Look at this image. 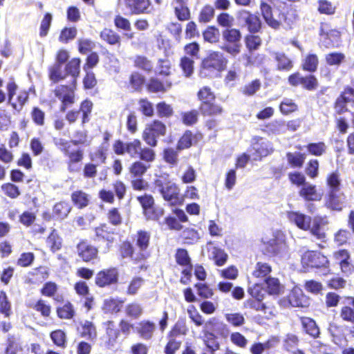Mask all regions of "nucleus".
<instances>
[{
    "label": "nucleus",
    "mask_w": 354,
    "mask_h": 354,
    "mask_svg": "<svg viewBox=\"0 0 354 354\" xmlns=\"http://www.w3.org/2000/svg\"><path fill=\"white\" fill-rule=\"evenodd\" d=\"M262 243L263 250L267 254L282 259L289 258L288 246L286 242L285 235L281 231L277 230L273 232L270 236H263Z\"/></svg>",
    "instance_id": "nucleus-1"
},
{
    "label": "nucleus",
    "mask_w": 354,
    "mask_h": 354,
    "mask_svg": "<svg viewBox=\"0 0 354 354\" xmlns=\"http://www.w3.org/2000/svg\"><path fill=\"white\" fill-rule=\"evenodd\" d=\"M227 60L220 52H212L205 57L201 64L200 75L201 77H218L221 72L227 66Z\"/></svg>",
    "instance_id": "nucleus-2"
},
{
    "label": "nucleus",
    "mask_w": 354,
    "mask_h": 354,
    "mask_svg": "<svg viewBox=\"0 0 354 354\" xmlns=\"http://www.w3.org/2000/svg\"><path fill=\"white\" fill-rule=\"evenodd\" d=\"M154 185V189L171 205H176L180 203L179 198L180 190L176 183L169 180L165 177L161 176L155 180Z\"/></svg>",
    "instance_id": "nucleus-3"
},
{
    "label": "nucleus",
    "mask_w": 354,
    "mask_h": 354,
    "mask_svg": "<svg viewBox=\"0 0 354 354\" xmlns=\"http://www.w3.org/2000/svg\"><path fill=\"white\" fill-rule=\"evenodd\" d=\"M17 85L14 81H10L7 84L8 104L12 106L15 113H19L27 102L29 94L26 91H19L15 97Z\"/></svg>",
    "instance_id": "nucleus-4"
},
{
    "label": "nucleus",
    "mask_w": 354,
    "mask_h": 354,
    "mask_svg": "<svg viewBox=\"0 0 354 354\" xmlns=\"http://www.w3.org/2000/svg\"><path fill=\"white\" fill-rule=\"evenodd\" d=\"M166 133L165 125L160 121H154L152 124L148 125L142 133L143 140L151 147L157 145V139Z\"/></svg>",
    "instance_id": "nucleus-5"
},
{
    "label": "nucleus",
    "mask_w": 354,
    "mask_h": 354,
    "mask_svg": "<svg viewBox=\"0 0 354 354\" xmlns=\"http://www.w3.org/2000/svg\"><path fill=\"white\" fill-rule=\"evenodd\" d=\"M142 143L140 140L134 139L132 141L123 142L121 140H117L113 145V151L118 155L128 154L132 158L139 157Z\"/></svg>",
    "instance_id": "nucleus-6"
},
{
    "label": "nucleus",
    "mask_w": 354,
    "mask_h": 354,
    "mask_svg": "<svg viewBox=\"0 0 354 354\" xmlns=\"http://www.w3.org/2000/svg\"><path fill=\"white\" fill-rule=\"evenodd\" d=\"M138 200L141 204L147 219L156 220L162 215L163 210L162 209L153 207L154 201L151 195L145 194L138 196Z\"/></svg>",
    "instance_id": "nucleus-7"
},
{
    "label": "nucleus",
    "mask_w": 354,
    "mask_h": 354,
    "mask_svg": "<svg viewBox=\"0 0 354 354\" xmlns=\"http://www.w3.org/2000/svg\"><path fill=\"white\" fill-rule=\"evenodd\" d=\"M118 279V271L112 268L99 272L95 277V283L99 287H105L115 283Z\"/></svg>",
    "instance_id": "nucleus-8"
},
{
    "label": "nucleus",
    "mask_w": 354,
    "mask_h": 354,
    "mask_svg": "<svg viewBox=\"0 0 354 354\" xmlns=\"http://www.w3.org/2000/svg\"><path fill=\"white\" fill-rule=\"evenodd\" d=\"M326 262L327 259L324 255L313 251L306 252L301 257V263L306 267L318 268Z\"/></svg>",
    "instance_id": "nucleus-9"
},
{
    "label": "nucleus",
    "mask_w": 354,
    "mask_h": 354,
    "mask_svg": "<svg viewBox=\"0 0 354 354\" xmlns=\"http://www.w3.org/2000/svg\"><path fill=\"white\" fill-rule=\"evenodd\" d=\"M252 148L255 153L253 154L254 160H261L273 151L272 143L263 138H258L257 141L252 145Z\"/></svg>",
    "instance_id": "nucleus-10"
},
{
    "label": "nucleus",
    "mask_w": 354,
    "mask_h": 354,
    "mask_svg": "<svg viewBox=\"0 0 354 354\" xmlns=\"http://www.w3.org/2000/svg\"><path fill=\"white\" fill-rule=\"evenodd\" d=\"M239 20L248 26L251 32H258L261 28V21L259 18L251 14L247 10H241L239 13Z\"/></svg>",
    "instance_id": "nucleus-11"
},
{
    "label": "nucleus",
    "mask_w": 354,
    "mask_h": 354,
    "mask_svg": "<svg viewBox=\"0 0 354 354\" xmlns=\"http://www.w3.org/2000/svg\"><path fill=\"white\" fill-rule=\"evenodd\" d=\"M288 221L303 230L310 229L311 217L299 212L291 211L287 214Z\"/></svg>",
    "instance_id": "nucleus-12"
},
{
    "label": "nucleus",
    "mask_w": 354,
    "mask_h": 354,
    "mask_svg": "<svg viewBox=\"0 0 354 354\" xmlns=\"http://www.w3.org/2000/svg\"><path fill=\"white\" fill-rule=\"evenodd\" d=\"M345 196L339 191L330 190L326 201L327 207L332 210L341 211L344 206Z\"/></svg>",
    "instance_id": "nucleus-13"
},
{
    "label": "nucleus",
    "mask_w": 354,
    "mask_h": 354,
    "mask_svg": "<svg viewBox=\"0 0 354 354\" xmlns=\"http://www.w3.org/2000/svg\"><path fill=\"white\" fill-rule=\"evenodd\" d=\"M208 257L213 259L218 266H221L225 263L227 259V254L223 250L215 246L212 242L207 244Z\"/></svg>",
    "instance_id": "nucleus-14"
},
{
    "label": "nucleus",
    "mask_w": 354,
    "mask_h": 354,
    "mask_svg": "<svg viewBox=\"0 0 354 354\" xmlns=\"http://www.w3.org/2000/svg\"><path fill=\"white\" fill-rule=\"evenodd\" d=\"M95 238L97 241H106L109 246L113 241L114 231L106 224H102L95 229Z\"/></svg>",
    "instance_id": "nucleus-15"
},
{
    "label": "nucleus",
    "mask_w": 354,
    "mask_h": 354,
    "mask_svg": "<svg viewBox=\"0 0 354 354\" xmlns=\"http://www.w3.org/2000/svg\"><path fill=\"white\" fill-rule=\"evenodd\" d=\"M55 95L62 101L63 111L65 106L73 103L74 93L71 87L67 86H59L55 89Z\"/></svg>",
    "instance_id": "nucleus-16"
},
{
    "label": "nucleus",
    "mask_w": 354,
    "mask_h": 354,
    "mask_svg": "<svg viewBox=\"0 0 354 354\" xmlns=\"http://www.w3.org/2000/svg\"><path fill=\"white\" fill-rule=\"evenodd\" d=\"M290 304L293 307H306L308 304L307 297L299 288H294L288 296Z\"/></svg>",
    "instance_id": "nucleus-17"
},
{
    "label": "nucleus",
    "mask_w": 354,
    "mask_h": 354,
    "mask_svg": "<svg viewBox=\"0 0 354 354\" xmlns=\"http://www.w3.org/2000/svg\"><path fill=\"white\" fill-rule=\"evenodd\" d=\"M299 196L306 201H320L322 195L317 192L316 186L309 183H306L301 188Z\"/></svg>",
    "instance_id": "nucleus-18"
},
{
    "label": "nucleus",
    "mask_w": 354,
    "mask_h": 354,
    "mask_svg": "<svg viewBox=\"0 0 354 354\" xmlns=\"http://www.w3.org/2000/svg\"><path fill=\"white\" fill-rule=\"evenodd\" d=\"M124 301L119 298L109 297L103 301L102 310L104 313L114 314L120 311Z\"/></svg>",
    "instance_id": "nucleus-19"
},
{
    "label": "nucleus",
    "mask_w": 354,
    "mask_h": 354,
    "mask_svg": "<svg viewBox=\"0 0 354 354\" xmlns=\"http://www.w3.org/2000/svg\"><path fill=\"white\" fill-rule=\"evenodd\" d=\"M126 6L131 14H140L147 12L149 7V0H125Z\"/></svg>",
    "instance_id": "nucleus-20"
},
{
    "label": "nucleus",
    "mask_w": 354,
    "mask_h": 354,
    "mask_svg": "<svg viewBox=\"0 0 354 354\" xmlns=\"http://www.w3.org/2000/svg\"><path fill=\"white\" fill-rule=\"evenodd\" d=\"M77 252L84 261H90L97 255V250L84 241L78 244Z\"/></svg>",
    "instance_id": "nucleus-21"
},
{
    "label": "nucleus",
    "mask_w": 354,
    "mask_h": 354,
    "mask_svg": "<svg viewBox=\"0 0 354 354\" xmlns=\"http://www.w3.org/2000/svg\"><path fill=\"white\" fill-rule=\"evenodd\" d=\"M103 326L106 330L107 339L105 340V344L109 348L114 346L118 337V330L115 328V323L113 321H106L103 323Z\"/></svg>",
    "instance_id": "nucleus-22"
},
{
    "label": "nucleus",
    "mask_w": 354,
    "mask_h": 354,
    "mask_svg": "<svg viewBox=\"0 0 354 354\" xmlns=\"http://www.w3.org/2000/svg\"><path fill=\"white\" fill-rule=\"evenodd\" d=\"M322 42L324 46L328 48L334 46L339 41L340 33L336 30L325 32L324 28L321 29Z\"/></svg>",
    "instance_id": "nucleus-23"
},
{
    "label": "nucleus",
    "mask_w": 354,
    "mask_h": 354,
    "mask_svg": "<svg viewBox=\"0 0 354 354\" xmlns=\"http://www.w3.org/2000/svg\"><path fill=\"white\" fill-rule=\"evenodd\" d=\"M140 336L146 340L150 339L156 329V324L149 321H142L136 327Z\"/></svg>",
    "instance_id": "nucleus-24"
},
{
    "label": "nucleus",
    "mask_w": 354,
    "mask_h": 354,
    "mask_svg": "<svg viewBox=\"0 0 354 354\" xmlns=\"http://www.w3.org/2000/svg\"><path fill=\"white\" fill-rule=\"evenodd\" d=\"M180 178L183 183H192L196 178V172L190 165L181 164L179 167Z\"/></svg>",
    "instance_id": "nucleus-25"
},
{
    "label": "nucleus",
    "mask_w": 354,
    "mask_h": 354,
    "mask_svg": "<svg viewBox=\"0 0 354 354\" xmlns=\"http://www.w3.org/2000/svg\"><path fill=\"white\" fill-rule=\"evenodd\" d=\"M328 330L335 344L339 346H345L347 344L346 338L339 326L336 324H330Z\"/></svg>",
    "instance_id": "nucleus-26"
},
{
    "label": "nucleus",
    "mask_w": 354,
    "mask_h": 354,
    "mask_svg": "<svg viewBox=\"0 0 354 354\" xmlns=\"http://www.w3.org/2000/svg\"><path fill=\"white\" fill-rule=\"evenodd\" d=\"M270 295H279L283 290V286L276 278L269 277L264 279V288Z\"/></svg>",
    "instance_id": "nucleus-27"
},
{
    "label": "nucleus",
    "mask_w": 354,
    "mask_h": 354,
    "mask_svg": "<svg viewBox=\"0 0 354 354\" xmlns=\"http://www.w3.org/2000/svg\"><path fill=\"white\" fill-rule=\"evenodd\" d=\"M301 322L306 333L314 338L319 336V329L314 320L309 317H303L301 319Z\"/></svg>",
    "instance_id": "nucleus-28"
},
{
    "label": "nucleus",
    "mask_w": 354,
    "mask_h": 354,
    "mask_svg": "<svg viewBox=\"0 0 354 354\" xmlns=\"http://www.w3.org/2000/svg\"><path fill=\"white\" fill-rule=\"evenodd\" d=\"M261 10L266 22L270 26L273 28H277L279 27V22L277 20L273 19L270 6L263 2L261 4Z\"/></svg>",
    "instance_id": "nucleus-29"
},
{
    "label": "nucleus",
    "mask_w": 354,
    "mask_h": 354,
    "mask_svg": "<svg viewBox=\"0 0 354 354\" xmlns=\"http://www.w3.org/2000/svg\"><path fill=\"white\" fill-rule=\"evenodd\" d=\"M81 335L89 340H93L97 337L96 328L94 324L89 321H84L81 324Z\"/></svg>",
    "instance_id": "nucleus-30"
},
{
    "label": "nucleus",
    "mask_w": 354,
    "mask_h": 354,
    "mask_svg": "<svg viewBox=\"0 0 354 354\" xmlns=\"http://www.w3.org/2000/svg\"><path fill=\"white\" fill-rule=\"evenodd\" d=\"M200 109L201 113L206 115H217L221 114L223 111L220 105L212 103V102L201 103Z\"/></svg>",
    "instance_id": "nucleus-31"
},
{
    "label": "nucleus",
    "mask_w": 354,
    "mask_h": 354,
    "mask_svg": "<svg viewBox=\"0 0 354 354\" xmlns=\"http://www.w3.org/2000/svg\"><path fill=\"white\" fill-rule=\"evenodd\" d=\"M288 162L292 167L300 168L303 166L306 159V156L299 152L291 153L288 152L286 154Z\"/></svg>",
    "instance_id": "nucleus-32"
},
{
    "label": "nucleus",
    "mask_w": 354,
    "mask_h": 354,
    "mask_svg": "<svg viewBox=\"0 0 354 354\" xmlns=\"http://www.w3.org/2000/svg\"><path fill=\"white\" fill-rule=\"evenodd\" d=\"M6 354H24L18 338L13 336L8 337Z\"/></svg>",
    "instance_id": "nucleus-33"
},
{
    "label": "nucleus",
    "mask_w": 354,
    "mask_h": 354,
    "mask_svg": "<svg viewBox=\"0 0 354 354\" xmlns=\"http://www.w3.org/2000/svg\"><path fill=\"white\" fill-rule=\"evenodd\" d=\"M71 198L74 204L79 208H83L88 205L89 196L82 191H76L72 194Z\"/></svg>",
    "instance_id": "nucleus-34"
},
{
    "label": "nucleus",
    "mask_w": 354,
    "mask_h": 354,
    "mask_svg": "<svg viewBox=\"0 0 354 354\" xmlns=\"http://www.w3.org/2000/svg\"><path fill=\"white\" fill-rule=\"evenodd\" d=\"M71 210V207L68 203L60 202L55 205L53 214L58 218L63 219L66 218Z\"/></svg>",
    "instance_id": "nucleus-35"
},
{
    "label": "nucleus",
    "mask_w": 354,
    "mask_h": 354,
    "mask_svg": "<svg viewBox=\"0 0 354 354\" xmlns=\"http://www.w3.org/2000/svg\"><path fill=\"white\" fill-rule=\"evenodd\" d=\"M149 165H146L139 160L134 162L129 167V172L136 178H141L147 171Z\"/></svg>",
    "instance_id": "nucleus-36"
},
{
    "label": "nucleus",
    "mask_w": 354,
    "mask_h": 354,
    "mask_svg": "<svg viewBox=\"0 0 354 354\" xmlns=\"http://www.w3.org/2000/svg\"><path fill=\"white\" fill-rule=\"evenodd\" d=\"M266 131L272 134L286 133L285 122L281 120H274L266 125Z\"/></svg>",
    "instance_id": "nucleus-37"
},
{
    "label": "nucleus",
    "mask_w": 354,
    "mask_h": 354,
    "mask_svg": "<svg viewBox=\"0 0 354 354\" xmlns=\"http://www.w3.org/2000/svg\"><path fill=\"white\" fill-rule=\"evenodd\" d=\"M271 267L266 263L258 262L256 264L255 269L252 272V275L256 278H266L270 273Z\"/></svg>",
    "instance_id": "nucleus-38"
},
{
    "label": "nucleus",
    "mask_w": 354,
    "mask_h": 354,
    "mask_svg": "<svg viewBox=\"0 0 354 354\" xmlns=\"http://www.w3.org/2000/svg\"><path fill=\"white\" fill-rule=\"evenodd\" d=\"M345 59L346 56L342 53L333 52L326 55V62L330 66H339Z\"/></svg>",
    "instance_id": "nucleus-39"
},
{
    "label": "nucleus",
    "mask_w": 354,
    "mask_h": 354,
    "mask_svg": "<svg viewBox=\"0 0 354 354\" xmlns=\"http://www.w3.org/2000/svg\"><path fill=\"white\" fill-rule=\"evenodd\" d=\"M62 66L59 64H55L50 69V79L57 82L66 77L67 73L62 70Z\"/></svg>",
    "instance_id": "nucleus-40"
},
{
    "label": "nucleus",
    "mask_w": 354,
    "mask_h": 354,
    "mask_svg": "<svg viewBox=\"0 0 354 354\" xmlns=\"http://www.w3.org/2000/svg\"><path fill=\"white\" fill-rule=\"evenodd\" d=\"M171 82H166L165 84L158 81L156 79H151L148 84V89L151 92H160L165 91L167 89L170 88Z\"/></svg>",
    "instance_id": "nucleus-41"
},
{
    "label": "nucleus",
    "mask_w": 354,
    "mask_h": 354,
    "mask_svg": "<svg viewBox=\"0 0 354 354\" xmlns=\"http://www.w3.org/2000/svg\"><path fill=\"white\" fill-rule=\"evenodd\" d=\"M275 59L277 62L279 70L289 71L292 67V62L283 53H276Z\"/></svg>",
    "instance_id": "nucleus-42"
},
{
    "label": "nucleus",
    "mask_w": 354,
    "mask_h": 354,
    "mask_svg": "<svg viewBox=\"0 0 354 354\" xmlns=\"http://www.w3.org/2000/svg\"><path fill=\"white\" fill-rule=\"evenodd\" d=\"M125 313L127 316L133 319H137L142 315V308L140 304L133 302L126 306Z\"/></svg>",
    "instance_id": "nucleus-43"
},
{
    "label": "nucleus",
    "mask_w": 354,
    "mask_h": 354,
    "mask_svg": "<svg viewBox=\"0 0 354 354\" xmlns=\"http://www.w3.org/2000/svg\"><path fill=\"white\" fill-rule=\"evenodd\" d=\"M299 344V339L297 335L288 333L287 334L283 341V346L287 351H292L295 349Z\"/></svg>",
    "instance_id": "nucleus-44"
},
{
    "label": "nucleus",
    "mask_w": 354,
    "mask_h": 354,
    "mask_svg": "<svg viewBox=\"0 0 354 354\" xmlns=\"http://www.w3.org/2000/svg\"><path fill=\"white\" fill-rule=\"evenodd\" d=\"M194 59L187 56H184L180 60V67L186 77H189L194 71Z\"/></svg>",
    "instance_id": "nucleus-45"
},
{
    "label": "nucleus",
    "mask_w": 354,
    "mask_h": 354,
    "mask_svg": "<svg viewBox=\"0 0 354 354\" xmlns=\"http://www.w3.org/2000/svg\"><path fill=\"white\" fill-rule=\"evenodd\" d=\"M57 315L61 319H71L74 316L75 310L73 305L68 302L57 310Z\"/></svg>",
    "instance_id": "nucleus-46"
},
{
    "label": "nucleus",
    "mask_w": 354,
    "mask_h": 354,
    "mask_svg": "<svg viewBox=\"0 0 354 354\" xmlns=\"http://www.w3.org/2000/svg\"><path fill=\"white\" fill-rule=\"evenodd\" d=\"M80 59L74 58L66 66L65 70L67 75H71L73 78L77 77L80 73Z\"/></svg>",
    "instance_id": "nucleus-47"
},
{
    "label": "nucleus",
    "mask_w": 354,
    "mask_h": 354,
    "mask_svg": "<svg viewBox=\"0 0 354 354\" xmlns=\"http://www.w3.org/2000/svg\"><path fill=\"white\" fill-rule=\"evenodd\" d=\"M101 38L110 44H116L120 42V36L110 29H104L100 34Z\"/></svg>",
    "instance_id": "nucleus-48"
},
{
    "label": "nucleus",
    "mask_w": 354,
    "mask_h": 354,
    "mask_svg": "<svg viewBox=\"0 0 354 354\" xmlns=\"http://www.w3.org/2000/svg\"><path fill=\"white\" fill-rule=\"evenodd\" d=\"M150 235L145 231L138 232L136 239V245L140 251L145 250L149 245Z\"/></svg>",
    "instance_id": "nucleus-49"
},
{
    "label": "nucleus",
    "mask_w": 354,
    "mask_h": 354,
    "mask_svg": "<svg viewBox=\"0 0 354 354\" xmlns=\"http://www.w3.org/2000/svg\"><path fill=\"white\" fill-rule=\"evenodd\" d=\"M308 151L314 156H320L323 155L326 150V146L324 142L310 143L306 147Z\"/></svg>",
    "instance_id": "nucleus-50"
},
{
    "label": "nucleus",
    "mask_w": 354,
    "mask_h": 354,
    "mask_svg": "<svg viewBox=\"0 0 354 354\" xmlns=\"http://www.w3.org/2000/svg\"><path fill=\"white\" fill-rule=\"evenodd\" d=\"M223 36L227 43H240L241 37L239 30L234 28L224 31Z\"/></svg>",
    "instance_id": "nucleus-51"
},
{
    "label": "nucleus",
    "mask_w": 354,
    "mask_h": 354,
    "mask_svg": "<svg viewBox=\"0 0 354 354\" xmlns=\"http://www.w3.org/2000/svg\"><path fill=\"white\" fill-rule=\"evenodd\" d=\"M280 111L283 114H289L297 109V105L293 102L292 100L286 98L281 102Z\"/></svg>",
    "instance_id": "nucleus-52"
},
{
    "label": "nucleus",
    "mask_w": 354,
    "mask_h": 354,
    "mask_svg": "<svg viewBox=\"0 0 354 354\" xmlns=\"http://www.w3.org/2000/svg\"><path fill=\"white\" fill-rule=\"evenodd\" d=\"M50 338L53 343L59 347H65L66 335L62 330H57L50 333Z\"/></svg>",
    "instance_id": "nucleus-53"
},
{
    "label": "nucleus",
    "mask_w": 354,
    "mask_h": 354,
    "mask_svg": "<svg viewBox=\"0 0 354 354\" xmlns=\"http://www.w3.org/2000/svg\"><path fill=\"white\" fill-rule=\"evenodd\" d=\"M318 65V59L315 55H309L305 59L303 67L306 71L313 72L317 69Z\"/></svg>",
    "instance_id": "nucleus-54"
},
{
    "label": "nucleus",
    "mask_w": 354,
    "mask_h": 354,
    "mask_svg": "<svg viewBox=\"0 0 354 354\" xmlns=\"http://www.w3.org/2000/svg\"><path fill=\"white\" fill-rule=\"evenodd\" d=\"M91 139H90L85 131H79L74 135V139L72 142L75 145H84L88 146L91 144Z\"/></svg>",
    "instance_id": "nucleus-55"
},
{
    "label": "nucleus",
    "mask_w": 354,
    "mask_h": 354,
    "mask_svg": "<svg viewBox=\"0 0 354 354\" xmlns=\"http://www.w3.org/2000/svg\"><path fill=\"white\" fill-rule=\"evenodd\" d=\"M205 343L207 347L214 353V351H216L219 348V344L216 341V338L215 335L212 333H207L205 334Z\"/></svg>",
    "instance_id": "nucleus-56"
},
{
    "label": "nucleus",
    "mask_w": 354,
    "mask_h": 354,
    "mask_svg": "<svg viewBox=\"0 0 354 354\" xmlns=\"http://www.w3.org/2000/svg\"><path fill=\"white\" fill-rule=\"evenodd\" d=\"M143 284V279L140 277H134L129 283L127 293L130 295H136Z\"/></svg>",
    "instance_id": "nucleus-57"
},
{
    "label": "nucleus",
    "mask_w": 354,
    "mask_h": 354,
    "mask_svg": "<svg viewBox=\"0 0 354 354\" xmlns=\"http://www.w3.org/2000/svg\"><path fill=\"white\" fill-rule=\"evenodd\" d=\"M77 35V30L75 28H65L60 33L59 39L63 43H66L69 40L73 39Z\"/></svg>",
    "instance_id": "nucleus-58"
},
{
    "label": "nucleus",
    "mask_w": 354,
    "mask_h": 354,
    "mask_svg": "<svg viewBox=\"0 0 354 354\" xmlns=\"http://www.w3.org/2000/svg\"><path fill=\"white\" fill-rule=\"evenodd\" d=\"M198 97L202 103H209L214 100V95L210 88L205 86L202 88L198 93Z\"/></svg>",
    "instance_id": "nucleus-59"
},
{
    "label": "nucleus",
    "mask_w": 354,
    "mask_h": 354,
    "mask_svg": "<svg viewBox=\"0 0 354 354\" xmlns=\"http://www.w3.org/2000/svg\"><path fill=\"white\" fill-rule=\"evenodd\" d=\"M47 244L53 251L58 250L61 247V239L53 230L47 239Z\"/></svg>",
    "instance_id": "nucleus-60"
},
{
    "label": "nucleus",
    "mask_w": 354,
    "mask_h": 354,
    "mask_svg": "<svg viewBox=\"0 0 354 354\" xmlns=\"http://www.w3.org/2000/svg\"><path fill=\"white\" fill-rule=\"evenodd\" d=\"M185 56L189 57L194 59L198 58L199 46L197 43L193 42L186 45L184 48Z\"/></svg>",
    "instance_id": "nucleus-61"
},
{
    "label": "nucleus",
    "mask_w": 354,
    "mask_h": 354,
    "mask_svg": "<svg viewBox=\"0 0 354 354\" xmlns=\"http://www.w3.org/2000/svg\"><path fill=\"white\" fill-rule=\"evenodd\" d=\"M93 103L89 100H84L80 107V113H82V123L84 124L89 120V114L91 112Z\"/></svg>",
    "instance_id": "nucleus-62"
},
{
    "label": "nucleus",
    "mask_w": 354,
    "mask_h": 354,
    "mask_svg": "<svg viewBox=\"0 0 354 354\" xmlns=\"http://www.w3.org/2000/svg\"><path fill=\"white\" fill-rule=\"evenodd\" d=\"M157 112L160 117H169L173 114V109L171 105L162 102L156 105Z\"/></svg>",
    "instance_id": "nucleus-63"
},
{
    "label": "nucleus",
    "mask_w": 354,
    "mask_h": 354,
    "mask_svg": "<svg viewBox=\"0 0 354 354\" xmlns=\"http://www.w3.org/2000/svg\"><path fill=\"white\" fill-rule=\"evenodd\" d=\"M290 181L298 187L303 186L306 183L305 176L299 171L290 172L288 174Z\"/></svg>",
    "instance_id": "nucleus-64"
}]
</instances>
